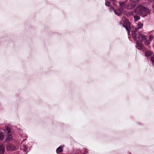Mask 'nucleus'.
<instances>
[{"label": "nucleus", "instance_id": "obj_11", "mask_svg": "<svg viewBox=\"0 0 154 154\" xmlns=\"http://www.w3.org/2000/svg\"><path fill=\"white\" fill-rule=\"evenodd\" d=\"M56 151L57 153L61 152L63 151V147L62 146H60L57 149Z\"/></svg>", "mask_w": 154, "mask_h": 154}, {"label": "nucleus", "instance_id": "obj_23", "mask_svg": "<svg viewBox=\"0 0 154 154\" xmlns=\"http://www.w3.org/2000/svg\"><path fill=\"white\" fill-rule=\"evenodd\" d=\"M130 1L132 2H134L135 3H137L139 2V0H129Z\"/></svg>", "mask_w": 154, "mask_h": 154}, {"label": "nucleus", "instance_id": "obj_22", "mask_svg": "<svg viewBox=\"0 0 154 154\" xmlns=\"http://www.w3.org/2000/svg\"><path fill=\"white\" fill-rule=\"evenodd\" d=\"M124 5V4L123 2L119 3L120 6L121 8H122L123 7Z\"/></svg>", "mask_w": 154, "mask_h": 154}, {"label": "nucleus", "instance_id": "obj_14", "mask_svg": "<svg viewBox=\"0 0 154 154\" xmlns=\"http://www.w3.org/2000/svg\"><path fill=\"white\" fill-rule=\"evenodd\" d=\"M115 13L118 16H120L122 14V12L120 10H115L114 11Z\"/></svg>", "mask_w": 154, "mask_h": 154}, {"label": "nucleus", "instance_id": "obj_15", "mask_svg": "<svg viewBox=\"0 0 154 154\" xmlns=\"http://www.w3.org/2000/svg\"><path fill=\"white\" fill-rule=\"evenodd\" d=\"M123 27H125L128 32V35L130 34V30L128 28V26L127 25H125L124 24L123 25Z\"/></svg>", "mask_w": 154, "mask_h": 154}, {"label": "nucleus", "instance_id": "obj_12", "mask_svg": "<svg viewBox=\"0 0 154 154\" xmlns=\"http://www.w3.org/2000/svg\"><path fill=\"white\" fill-rule=\"evenodd\" d=\"M153 54V52L151 51H146L145 52V56L146 57H148L152 55Z\"/></svg>", "mask_w": 154, "mask_h": 154}, {"label": "nucleus", "instance_id": "obj_5", "mask_svg": "<svg viewBox=\"0 0 154 154\" xmlns=\"http://www.w3.org/2000/svg\"><path fill=\"white\" fill-rule=\"evenodd\" d=\"M138 41V40H137L136 42L137 45L136 47L138 49L141 50L143 49L144 46L142 43L139 42Z\"/></svg>", "mask_w": 154, "mask_h": 154}, {"label": "nucleus", "instance_id": "obj_20", "mask_svg": "<svg viewBox=\"0 0 154 154\" xmlns=\"http://www.w3.org/2000/svg\"><path fill=\"white\" fill-rule=\"evenodd\" d=\"M150 42L148 40L147 41H146L145 42V44L146 45H149L150 43Z\"/></svg>", "mask_w": 154, "mask_h": 154}, {"label": "nucleus", "instance_id": "obj_18", "mask_svg": "<svg viewBox=\"0 0 154 154\" xmlns=\"http://www.w3.org/2000/svg\"><path fill=\"white\" fill-rule=\"evenodd\" d=\"M151 60L153 66H154V56H152L151 57Z\"/></svg>", "mask_w": 154, "mask_h": 154}, {"label": "nucleus", "instance_id": "obj_6", "mask_svg": "<svg viewBox=\"0 0 154 154\" xmlns=\"http://www.w3.org/2000/svg\"><path fill=\"white\" fill-rule=\"evenodd\" d=\"M135 6V4L130 3L126 5V8L128 9L131 10L134 8Z\"/></svg>", "mask_w": 154, "mask_h": 154}, {"label": "nucleus", "instance_id": "obj_19", "mask_svg": "<svg viewBox=\"0 0 154 154\" xmlns=\"http://www.w3.org/2000/svg\"><path fill=\"white\" fill-rule=\"evenodd\" d=\"M153 38V36L152 35H151L150 36L149 39L148 40L150 42Z\"/></svg>", "mask_w": 154, "mask_h": 154}, {"label": "nucleus", "instance_id": "obj_3", "mask_svg": "<svg viewBox=\"0 0 154 154\" xmlns=\"http://www.w3.org/2000/svg\"><path fill=\"white\" fill-rule=\"evenodd\" d=\"M6 148L7 151H12L14 150L16 147L14 144L8 143L6 144Z\"/></svg>", "mask_w": 154, "mask_h": 154}, {"label": "nucleus", "instance_id": "obj_2", "mask_svg": "<svg viewBox=\"0 0 154 154\" xmlns=\"http://www.w3.org/2000/svg\"><path fill=\"white\" fill-rule=\"evenodd\" d=\"M11 132V129L8 128L5 129H0V141H2L4 139L5 134H9Z\"/></svg>", "mask_w": 154, "mask_h": 154}, {"label": "nucleus", "instance_id": "obj_4", "mask_svg": "<svg viewBox=\"0 0 154 154\" xmlns=\"http://www.w3.org/2000/svg\"><path fill=\"white\" fill-rule=\"evenodd\" d=\"M137 38L138 41L142 42L144 40L146 39L145 35L142 34L141 33L139 32Z\"/></svg>", "mask_w": 154, "mask_h": 154}, {"label": "nucleus", "instance_id": "obj_28", "mask_svg": "<svg viewBox=\"0 0 154 154\" xmlns=\"http://www.w3.org/2000/svg\"><path fill=\"white\" fill-rule=\"evenodd\" d=\"M127 16L129 17V16H130L131 15H129V14H128V13H127Z\"/></svg>", "mask_w": 154, "mask_h": 154}, {"label": "nucleus", "instance_id": "obj_8", "mask_svg": "<svg viewBox=\"0 0 154 154\" xmlns=\"http://www.w3.org/2000/svg\"><path fill=\"white\" fill-rule=\"evenodd\" d=\"M137 31H136L134 29V31H132L131 32L132 33V36L134 39V40L136 42L137 41V34L136 33V32Z\"/></svg>", "mask_w": 154, "mask_h": 154}, {"label": "nucleus", "instance_id": "obj_13", "mask_svg": "<svg viewBox=\"0 0 154 154\" xmlns=\"http://www.w3.org/2000/svg\"><path fill=\"white\" fill-rule=\"evenodd\" d=\"M143 26V24L142 23H139L137 25V28H134L136 31H137L139 29H141Z\"/></svg>", "mask_w": 154, "mask_h": 154}, {"label": "nucleus", "instance_id": "obj_27", "mask_svg": "<svg viewBox=\"0 0 154 154\" xmlns=\"http://www.w3.org/2000/svg\"><path fill=\"white\" fill-rule=\"evenodd\" d=\"M152 8L154 10V4L152 6Z\"/></svg>", "mask_w": 154, "mask_h": 154}, {"label": "nucleus", "instance_id": "obj_25", "mask_svg": "<svg viewBox=\"0 0 154 154\" xmlns=\"http://www.w3.org/2000/svg\"><path fill=\"white\" fill-rule=\"evenodd\" d=\"M110 10L111 11H112L114 10V8L112 6H110Z\"/></svg>", "mask_w": 154, "mask_h": 154}, {"label": "nucleus", "instance_id": "obj_10", "mask_svg": "<svg viewBox=\"0 0 154 154\" xmlns=\"http://www.w3.org/2000/svg\"><path fill=\"white\" fill-rule=\"evenodd\" d=\"M5 147L2 145H0V154H4L5 151Z\"/></svg>", "mask_w": 154, "mask_h": 154}, {"label": "nucleus", "instance_id": "obj_26", "mask_svg": "<svg viewBox=\"0 0 154 154\" xmlns=\"http://www.w3.org/2000/svg\"><path fill=\"white\" fill-rule=\"evenodd\" d=\"M148 1L149 2H153L154 1V0H148Z\"/></svg>", "mask_w": 154, "mask_h": 154}, {"label": "nucleus", "instance_id": "obj_9", "mask_svg": "<svg viewBox=\"0 0 154 154\" xmlns=\"http://www.w3.org/2000/svg\"><path fill=\"white\" fill-rule=\"evenodd\" d=\"M121 23H124L125 24H127L128 26L130 25V23L128 21L126 20L125 18V17H123L122 18L121 21Z\"/></svg>", "mask_w": 154, "mask_h": 154}, {"label": "nucleus", "instance_id": "obj_7", "mask_svg": "<svg viewBox=\"0 0 154 154\" xmlns=\"http://www.w3.org/2000/svg\"><path fill=\"white\" fill-rule=\"evenodd\" d=\"M7 134V136L6 137V142L7 143L9 142V141H11L13 139V137L11 134Z\"/></svg>", "mask_w": 154, "mask_h": 154}, {"label": "nucleus", "instance_id": "obj_24", "mask_svg": "<svg viewBox=\"0 0 154 154\" xmlns=\"http://www.w3.org/2000/svg\"><path fill=\"white\" fill-rule=\"evenodd\" d=\"M128 13V14H129V15L131 16V15H134V13L133 12L130 11Z\"/></svg>", "mask_w": 154, "mask_h": 154}, {"label": "nucleus", "instance_id": "obj_21", "mask_svg": "<svg viewBox=\"0 0 154 154\" xmlns=\"http://www.w3.org/2000/svg\"><path fill=\"white\" fill-rule=\"evenodd\" d=\"M105 4V5H106L107 6H109L110 5V3L108 1L106 2Z\"/></svg>", "mask_w": 154, "mask_h": 154}, {"label": "nucleus", "instance_id": "obj_1", "mask_svg": "<svg viewBox=\"0 0 154 154\" xmlns=\"http://www.w3.org/2000/svg\"><path fill=\"white\" fill-rule=\"evenodd\" d=\"M134 11L136 14L141 15L143 17L146 16L147 14L150 13L151 11L142 5H139L134 9Z\"/></svg>", "mask_w": 154, "mask_h": 154}, {"label": "nucleus", "instance_id": "obj_17", "mask_svg": "<svg viewBox=\"0 0 154 154\" xmlns=\"http://www.w3.org/2000/svg\"><path fill=\"white\" fill-rule=\"evenodd\" d=\"M134 19L135 21H137L140 19V17L137 15H135L134 17Z\"/></svg>", "mask_w": 154, "mask_h": 154}, {"label": "nucleus", "instance_id": "obj_16", "mask_svg": "<svg viewBox=\"0 0 154 154\" xmlns=\"http://www.w3.org/2000/svg\"><path fill=\"white\" fill-rule=\"evenodd\" d=\"M20 149L24 151H26L27 149L26 146L25 145L23 146V145L22 146L21 145Z\"/></svg>", "mask_w": 154, "mask_h": 154}]
</instances>
